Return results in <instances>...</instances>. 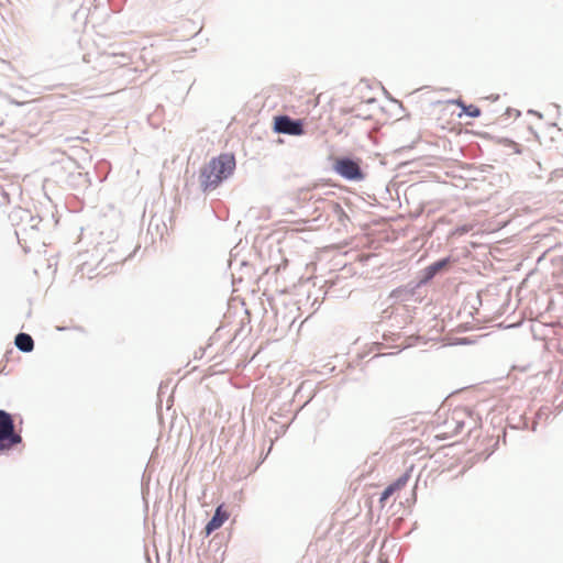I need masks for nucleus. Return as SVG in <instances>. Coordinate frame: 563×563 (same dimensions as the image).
I'll return each mask as SVG.
<instances>
[{
	"instance_id": "1",
	"label": "nucleus",
	"mask_w": 563,
	"mask_h": 563,
	"mask_svg": "<svg viewBox=\"0 0 563 563\" xmlns=\"http://www.w3.org/2000/svg\"><path fill=\"white\" fill-rule=\"evenodd\" d=\"M235 168V159L232 154H221L212 158L200 174V183L203 190L214 189L222 180L227 179Z\"/></svg>"
},
{
	"instance_id": "2",
	"label": "nucleus",
	"mask_w": 563,
	"mask_h": 563,
	"mask_svg": "<svg viewBox=\"0 0 563 563\" xmlns=\"http://www.w3.org/2000/svg\"><path fill=\"white\" fill-rule=\"evenodd\" d=\"M21 437L14 432V423L11 416L0 410V452L10 450L21 442Z\"/></svg>"
},
{
	"instance_id": "3",
	"label": "nucleus",
	"mask_w": 563,
	"mask_h": 563,
	"mask_svg": "<svg viewBox=\"0 0 563 563\" xmlns=\"http://www.w3.org/2000/svg\"><path fill=\"white\" fill-rule=\"evenodd\" d=\"M464 428V422L462 420V412L459 410H453L450 415H448L442 423V426L438 427L437 433L434 438L438 440H448L452 439L456 434H459Z\"/></svg>"
},
{
	"instance_id": "4",
	"label": "nucleus",
	"mask_w": 563,
	"mask_h": 563,
	"mask_svg": "<svg viewBox=\"0 0 563 563\" xmlns=\"http://www.w3.org/2000/svg\"><path fill=\"white\" fill-rule=\"evenodd\" d=\"M274 129L278 133L302 135L305 133L301 120H292L287 115L275 117Z\"/></svg>"
},
{
	"instance_id": "5",
	"label": "nucleus",
	"mask_w": 563,
	"mask_h": 563,
	"mask_svg": "<svg viewBox=\"0 0 563 563\" xmlns=\"http://www.w3.org/2000/svg\"><path fill=\"white\" fill-rule=\"evenodd\" d=\"M334 170L342 177L351 180L362 179L363 174L358 164L350 158H339L334 163Z\"/></svg>"
},
{
	"instance_id": "6",
	"label": "nucleus",
	"mask_w": 563,
	"mask_h": 563,
	"mask_svg": "<svg viewBox=\"0 0 563 563\" xmlns=\"http://www.w3.org/2000/svg\"><path fill=\"white\" fill-rule=\"evenodd\" d=\"M230 514L224 509L223 505H220L205 528L206 536H210L213 531L222 527V525L229 519Z\"/></svg>"
},
{
	"instance_id": "7",
	"label": "nucleus",
	"mask_w": 563,
	"mask_h": 563,
	"mask_svg": "<svg viewBox=\"0 0 563 563\" xmlns=\"http://www.w3.org/2000/svg\"><path fill=\"white\" fill-rule=\"evenodd\" d=\"M408 481H409V474L406 473V474L401 475L399 478H397L394 483L388 485L386 487V489L383 492L379 503L382 505H384L390 496H393L395 493L404 489L406 487V485L408 484Z\"/></svg>"
},
{
	"instance_id": "8",
	"label": "nucleus",
	"mask_w": 563,
	"mask_h": 563,
	"mask_svg": "<svg viewBox=\"0 0 563 563\" xmlns=\"http://www.w3.org/2000/svg\"><path fill=\"white\" fill-rule=\"evenodd\" d=\"M15 345L23 352H31L34 347V342L31 335L26 333H19L15 336Z\"/></svg>"
},
{
	"instance_id": "9",
	"label": "nucleus",
	"mask_w": 563,
	"mask_h": 563,
	"mask_svg": "<svg viewBox=\"0 0 563 563\" xmlns=\"http://www.w3.org/2000/svg\"><path fill=\"white\" fill-rule=\"evenodd\" d=\"M464 110H465L466 114H468L472 118H477L481 114L479 108H477L476 106H473V104H471L468 107H464Z\"/></svg>"
},
{
	"instance_id": "10",
	"label": "nucleus",
	"mask_w": 563,
	"mask_h": 563,
	"mask_svg": "<svg viewBox=\"0 0 563 563\" xmlns=\"http://www.w3.org/2000/svg\"><path fill=\"white\" fill-rule=\"evenodd\" d=\"M445 265V261H440L430 266V271L432 274L440 271Z\"/></svg>"
},
{
	"instance_id": "11",
	"label": "nucleus",
	"mask_w": 563,
	"mask_h": 563,
	"mask_svg": "<svg viewBox=\"0 0 563 563\" xmlns=\"http://www.w3.org/2000/svg\"><path fill=\"white\" fill-rule=\"evenodd\" d=\"M319 104V96L316 97L313 100H312V107H317Z\"/></svg>"
}]
</instances>
